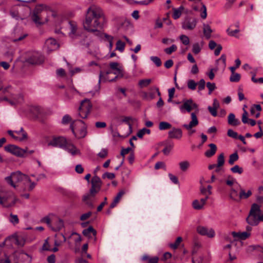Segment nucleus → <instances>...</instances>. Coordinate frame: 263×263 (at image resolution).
I'll list each match as a JSON object with an SVG mask.
<instances>
[{"label": "nucleus", "mask_w": 263, "mask_h": 263, "mask_svg": "<svg viewBox=\"0 0 263 263\" xmlns=\"http://www.w3.org/2000/svg\"><path fill=\"white\" fill-rule=\"evenodd\" d=\"M5 149L14 155L18 157H24L27 152L26 149H22L14 145H8L5 147Z\"/></svg>", "instance_id": "6e6552de"}, {"label": "nucleus", "mask_w": 263, "mask_h": 263, "mask_svg": "<svg viewBox=\"0 0 263 263\" xmlns=\"http://www.w3.org/2000/svg\"><path fill=\"white\" fill-rule=\"evenodd\" d=\"M27 114L32 115H44L47 114V109L38 105H31L28 106Z\"/></svg>", "instance_id": "9b49d317"}, {"label": "nucleus", "mask_w": 263, "mask_h": 263, "mask_svg": "<svg viewBox=\"0 0 263 263\" xmlns=\"http://www.w3.org/2000/svg\"><path fill=\"white\" fill-rule=\"evenodd\" d=\"M224 163V158L223 153L220 154L217 158V164L218 166H222Z\"/></svg>", "instance_id": "bf43d9fd"}, {"label": "nucleus", "mask_w": 263, "mask_h": 263, "mask_svg": "<svg viewBox=\"0 0 263 263\" xmlns=\"http://www.w3.org/2000/svg\"><path fill=\"white\" fill-rule=\"evenodd\" d=\"M82 233L84 236L88 237V238H90L91 237V234L94 237L96 236L97 234L96 231L91 226L88 227L87 229H84Z\"/></svg>", "instance_id": "c85d7f7f"}, {"label": "nucleus", "mask_w": 263, "mask_h": 263, "mask_svg": "<svg viewBox=\"0 0 263 263\" xmlns=\"http://www.w3.org/2000/svg\"><path fill=\"white\" fill-rule=\"evenodd\" d=\"M18 201L14 193L12 192H8L3 197L0 196V204L4 208H10L14 206Z\"/></svg>", "instance_id": "39448f33"}, {"label": "nucleus", "mask_w": 263, "mask_h": 263, "mask_svg": "<svg viewBox=\"0 0 263 263\" xmlns=\"http://www.w3.org/2000/svg\"><path fill=\"white\" fill-rule=\"evenodd\" d=\"M239 157L237 153H234L231 155L229 157V163L231 165L234 164V163L238 160Z\"/></svg>", "instance_id": "de8ad7c7"}, {"label": "nucleus", "mask_w": 263, "mask_h": 263, "mask_svg": "<svg viewBox=\"0 0 263 263\" xmlns=\"http://www.w3.org/2000/svg\"><path fill=\"white\" fill-rule=\"evenodd\" d=\"M197 108V104L194 103L191 99L184 100L182 105L180 106V109L182 112L184 110H186L188 112H190L192 110Z\"/></svg>", "instance_id": "4468645a"}, {"label": "nucleus", "mask_w": 263, "mask_h": 263, "mask_svg": "<svg viewBox=\"0 0 263 263\" xmlns=\"http://www.w3.org/2000/svg\"><path fill=\"white\" fill-rule=\"evenodd\" d=\"M182 238L181 237H178L175 242L173 243H170L169 246L171 248L175 250L176 249L178 246H179L180 242L182 241Z\"/></svg>", "instance_id": "a18cd8bd"}, {"label": "nucleus", "mask_w": 263, "mask_h": 263, "mask_svg": "<svg viewBox=\"0 0 263 263\" xmlns=\"http://www.w3.org/2000/svg\"><path fill=\"white\" fill-rule=\"evenodd\" d=\"M168 177L175 184H177L179 183L178 179L176 176L173 175L171 173L168 174Z\"/></svg>", "instance_id": "774afa93"}, {"label": "nucleus", "mask_w": 263, "mask_h": 263, "mask_svg": "<svg viewBox=\"0 0 263 263\" xmlns=\"http://www.w3.org/2000/svg\"><path fill=\"white\" fill-rule=\"evenodd\" d=\"M239 198L240 201L243 199H247L252 195V192L251 190H248L247 192H246L245 190L240 187H239Z\"/></svg>", "instance_id": "f704fd0d"}, {"label": "nucleus", "mask_w": 263, "mask_h": 263, "mask_svg": "<svg viewBox=\"0 0 263 263\" xmlns=\"http://www.w3.org/2000/svg\"><path fill=\"white\" fill-rule=\"evenodd\" d=\"M70 129L74 136L78 139L83 138L86 135V125L81 120L72 122L70 124Z\"/></svg>", "instance_id": "7ed1b4c3"}, {"label": "nucleus", "mask_w": 263, "mask_h": 263, "mask_svg": "<svg viewBox=\"0 0 263 263\" xmlns=\"http://www.w3.org/2000/svg\"><path fill=\"white\" fill-rule=\"evenodd\" d=\"M197 20L194 17H186L181 23L182 28L186 30H193L196 26Z\"/></svg>", "instance_id": "423d86ee"}, {"label": "nucleus", "mask_w": 263, "mask_h": 263, "mask_svg": "<svg viewBox=\"0 0 263 263\" xmlns=\"http://www.w3.org/2000/svg\"><path fill=\"white\" fill-rule=\"evenodd\" d=\"M151 79H142L139 81V85L140 87H145L149 85V84L151 83Z\"/></svg>", "instance_id": "49530a36"}, {"label": "nucleus", "mask_w": 263, "mask_h": 263, "mask_svg": "<svg viewBox=\"0 0 263 263\" xmlns=\"http://www.w3.org/2000/svg\"><path fill=\"white\" fill-rule=\"evenodd\" d=\"M206 87L209 89V94H211L212 92L216 88L215 84L214 83L208 82L206 83Z\"/></svg>", "instance_id": "680f3d73"}, {"label": "nucleus", "mask_w": 263, "mask_h": 263, "mask_svg": "<svg viewBox=\"0 0 263 263\" xmlns=\"http://www.w3.org/2000/svg\"><path fill=\"white\" fill-rule=\"evenodd\" d=\"M240 75L238 73H232L230 78L231 82H237L240 80Z\"/></svg>", "instance_id": "6e6d98bb"}, {"label": "nucleus", "mask_w": 263, "mask_h": 263, "mask_svg": "<svg viewBox=\"0 0 263 263\" xmlns=\"http://www.w3.org/2000/svg\"><path fill=\"white\" fill-rule=\"evenodd\" d=\"M49 9V7L48 6L44 4H40L35 7L33 12L40 14L44 10H47Z\"/></svg>", "instance_id": "72a5a7b5"}, {"label": "nucleus", "mask_w": 263, "mask_h": 263, "mask_svg": "<svg viewBox=\"0 0 263 263\" xmlns=\"http://www.w3.org/2000/svg\"><path fill=\"white\" fill-rule=\"evenodd\" d=\"M106 18L100 7L91 5L87 10L83 26L90 32L99 33L98 29H102L106 24Z\"/></svg>", "instance_id": "f257e3e1"}, {"label": "nucleus", "mask_w": 263, "mask_h": 263, "mask_svg": "<svg viewBox=\"0 0 263 263\" xmlns=\"http://www.w3.org/2000/svg\"><path fill=\"white\" fill-rule=\"evenodd\" d=\"M199 124L197 116H191V120L189 123H185L182 125V127L186 129L188 132V135L191 136L196 132L194 127Z\"/></svg>", "instance_id": "1a4fd4ad"}, {"label": "nucleus", "mask_w": 263, "mask_h": 263, "mask_svg": "<svg viewBox=\"0 0 263 263\" xmlns=\"http://www.w3.org/2000/svg\"><path fill=\"white\" fill-rule=\"evenodd\" d=\"M109 67L111 69L113 70L112 73L116 76L110 80V82L115 81L118 77H122L123 76V68L118 62H111L109 64Z\"/></svg>", "instance_id": "9d476101"}, {"label": "nucleus", "mask_w": 263, "mask_h": 263, "mask_svg": "<svg viewBox=\"0 0 263 263\" xmlns=\"http://www.w3.org/2000/svg\"><path fill=\"white\" fill-rule=\"evenodd\" d=\"M108 151L106 148H102L98 154V156L101 158H104L107 156Z\"/></svg>", "instance_id": "e2e57ef3"}, {"label": "nucleus", "mask_w": 263, "mask_h": 263, "mask_svg": "<svg viewBox=\"0 0 263 263\" xmlns=\"http://www.w3.org/2000/svg\"><path fill=\"white\" fill-rule=\"evenodd\" d=\"M5 180L9 185L14 189L17 187L21 182L25 185L27 182H31V179L29 176L23 174L20 171L12 173L10 176L5 178Z\"/></svg>", "instance_id": "f03ea898"}, {"label": "nucleus", "mask_w": 263, "mask_h": 263, "mask_svg": "<svg viewBox=\"0 0 263 263\" xmlns=\"http://www.w3.org/2000/svg\"><path fill=\"white\" fill-rule=\"evenodd\" d=\"M181 42L185 45H187L190 43V40L187 36L185 35H181L179 37Z\"/></svg>", "instance_id": "052dcab7"}, {"label": "nucleus", "mask_w": 263, "mask_h": 263, "mask_svg": "<svg viewBox=\"0 0 263 263\" xmlns=\"http://www.w3.org/2000/svg\"><path fill=\"white\" fill-rule=\"evenodd\" d=\"M125 192L123 190H120L118 192L116 196L114 198L112 202L110 204V209H112L117 205V204L119 202L122 197L125 194Z\"/></svg>", "instance_id": "393cba45"}, {"label": "nucleus", "mask_w": 263, "mask_h": 263, "mask_svg": "<svg viewBox=\"0 0 263 263\" xmlns=\"http://www.w3.org/2000/svg\"><path fill=\"white\" fill-rule=\"evenodd\" d=\"M151 133V130L149 129H147L146 128H143L142 129L139 130L137 134V136L139 138H142L143 136L147 134H149Z\"/></svg>", "instance_id": "79ce46f5"}, {"label": "nucleus", "mask_w": 263, "mask_h": 263, "mask_svg": "<svg viewBox=\"0 0 263 263\" xmlns=\"http://www.w3.org/2000/svg\"><path fill=\"white\" fill-rule=\"evenodd\" d=\"M193 207L195 210H200L204 206L198 200H195L192 203Z\"/></svg>", "instance_id": "864d4df0"}, {"label": "nucleus", "mask_w": 263, "mask_h": 263, "mask_svg": "<svg viewBox=\"0 0 263 263\" xmlns=\"http://www.w3.org/2000/svg\"><path fill=\"white\" fill-rule=\"evenodd\" d=\"M9 221L10 223H11L14 226L18 224L19 223V219L17 215L13 214L12 213H10L9 215V217L8 218Z\"/></svg>", "instance_id": "ea45409f"}, {"label": "nucleus", "mask_w": 263, "mask_h": 263, "mask_svg": "<svg viewBox=\"0 0 263 263\" xmlns=\"http://www.w3.org/2000/svg\"><path fill=\"white\" fill-rule=\"evenodd\" d=\"M238 188L239 187L237 186L236 187H232L230 190L229 194L230 198L236 202L240 201L239 192H238Z\"/></svg>", "instance_id": "412c9836"}, {"label": "nucleus", "mask_w": 263, "mask_h": 263, "mask_svg": "<svg viewBox=\"0 0 263 263\" xmlns=\"http://www.w3.org/2000/svg\"><path fill=\"white\" fill-rule=\"evenodd\" d=\"M168 136L171 139L179 140L182 138L183 133L181 129L173 127L168 132Z\"/></svg>", "instance_id": "a211bd4d"}, {"label": "nucleus", "mask_w": 263, "mask_h": 263, "mask_svg": "<svg viewBox=\"0 0 263 263\" xmlns=\"http://www.w3.org/2000/svg\"><path fill=\"white\" fill-rule=\"evenodd\" d=\"M52 222H53L51 230L53 231H59L64 228L63 220L59 217H53L52 218Z\"/></svg>", "instance_id": "6ab92c4d"}, {"label": "nucleus", "mask_w": 263, "mask_h": 263, "mask_svg": "<svg viewBox=\"0 0 263 263\" xmlns=\"http://www.w3.org/2000/svg\"><path fill=\"white\" fill-rule=\"evenodd\" d=\"M31 19L33 22L36 25H41L43 24V22L41 21V15L39 14H36L35 13L32 12L31 15Z\"/></svg>", "instance_id": "c9c22d12"}, {"label": "nucleus", "mask_w": 263, "mask_h": 263, "mask_svg": "<svg viewBox=\"0 0 263 263\" xmlns=\"http://www.w3.org/2000/svg\"><path fill=\"white\" fill-rule=\"evenodd\" d=\"M203 34L206 39H209L211 36L212 30L208 24H203Z\"/></svg>", "instance_id": "7c9ffc66"}, {"label": "nucleus", "mask_w": 263, "mask_h": 263, "mask_svg": "<svg viewBox=\"0 0 263 263\" xmlns=\"http://www.w3.org/2000/svg\"><path fill=\"white\" fill-rule=\"evenodd\" d=\"M122 122L126 123L128 125L129 132L128 135H130L133 132L132 124L133 119L130 117L127 116L123 120Z\"/></svg>", "instance_id": "e433bc0d"}, {"label": "nucleus", "mask_w": 263, "mask_h": 263, "mask_svg": "<svg viewBox=\"0 0 263 263\" xmlns=\"http://www.w3.org/2000/svg\"><path fill=\"white\" fill-rule=\"evenodd\" d=\"M227 135L229 137H232V138H233L235 139H237L238 137L237 133L231 129H230L228 130Z\"/></svg>", "instance_id": "69168bd1"}, {"label": "nucleus", "mask_w": 263, "mask_h": 263, "mask_svg": "<svg viewBox=\"0 0 263 263\" xmlns=\"http://www.w3.org/2000/svg\"><path fill=\"white\" fill-rule=\"evenodd\" d=\"M260 214V206L256 203H253L251 206L249 215L247 218V222L251 226L257 225L258 219Z\"/></svg>", "instance_id": "20e7f679"}, {"label": "nucleus", "mask_w": 263, "mask_h": 263, "mask_svg": "<svg viewBox=\"0 0 263 263\" xmlns=\"http://www.w3.org/2000/svg\"><path fill=\"white\" fill-rule=\"evenodd\" d=\"M20 30L17 29L14 30V36L13 38V41L15 42L19 41H21L27 36L26 33L19 34Z\"/></svg>", "instance_id": "c756f323"}, {"label": "nucleus", "mask_w": 263, "mask_h": 263, "mask_svg": "<svg viewBox=\"0 0 263 263\" xmlns=\"http://www.w3.org/2000/svg\"><path fill=\"white\" fill-rule=\"evenodd\" d=\"M91 107L92 106L89 100L85 99L82 101L79 107L80 114L88 115L90 113Z\"/></svg>", "instance_id": "dca6fc26"}, {"label": "nucleus", "mask_w": 263, "mask_h": 263, "mask_svg": "<svg viewBox=\"0 0 263 263\" xmlns=\"http://www.w3.org/2000/svg\"><path fill=\"white\" fill-rule=\"evenodd\" d=\"M93 197L91 196L89 193L84 195L83 197V201L85 202V204L89 207L93 208V204L92 203V198Z\"/></svg>", "instance_id": "cd10ccee"}, {"label": "nucleus", "mask_w": 263, "mask_h": 263, "mask_svg": "<svg viewBox=\"0 0 263 263\" xmlns=\"http://www.w3.org/2000/svg\"><path fill=\"white\" fill-rule=\"evenodd\" d=\"M125 45L124 43L122 42L120 40H119L116 43V49L119 50L121 52H122L124 50Z\"/></svg>", "instance_id": "09e8293b"}, {"label": "nucleus", "mask_w": 263, "mask_h": 263, "mask_svg": "<svg viewBox=\"0 0 263 263\" xmlns=\"http://www.w3.org/2000/svg\"><path fill=\"white\" fill-rule=\"evenodd\" d=\"M66 142V139L63 137H54L48 143V145L63 149Z\"/></svg>", "instance_id": "f8f14e48"}, {"label": "nucleus", "mask_w": 263, "mask_h": 263, "mask_svg": "<svg viewBox=\"0 0 263 263\" xmlns=\"http://www.w3.org/2000/svg\"><path fill=\"white\" fill-rule=\"evenodd\" d=\"M227 34L231 36H235L237 37L238 36L236 35V34L239 32L240 30L239 29H236L234 30H231L230 28H228L227 29Z\"/></svg>", "instance_id": "4d7b16f0"}, {"label": "nucleus", "mask_w": 263, "mask_h": 263, "mask_svg": "<svg viewBox=\"0 0 263 263\" xmlns=\"http://www.w3.org/2000/svg\"><path fill=\"white\" fill-rule=\"evenodd\" d=\"M150 59L157 67L160 66L162 64L160 59L158 57L152 56L150 57Z\"/></svg>", "instance_id": "3c124183"}, {"label": "nucleus", "mask_w": 263, "mask_h": 263, "mask_svg": "<svg viewBox=\"0 0 263 263\" xmlns=\"http://www.w3.org/2000/svg\"><path fill=\"white\" fill-rule=\"evenodd\" d=\"M230 170L233 173H238V174H241L243 172V168L238 165H235L234 166L231 167Z\"/></svg>", "instance_id": "603ef678"}, {"label": "nucleus", "mask_w": 263, "mask_h": 263, "mask_svg": "<svg viewBox=\"0 0 263 263\" xmlns=\"http://www.w3.org/2000/svg\"><path fill=\"white\" fill-rule=\"evenodd\" d=\"M209 146L210 148V149L207 150L205 152L204 155L206 157L210 158L215 155L217 149V148L216 144L214 143L210 144L209 145Z\"/></svg>", "instance_id": "a878e982"}, {"label": "nucleus", "mask_w": 263, "mask_h": 263, "mask_svg": "<svg viewBox=\"0 0 263 263\" xmlns=\"http://www.w3.org/2000/svg\"><path fill=\"white\" fill-rule=\"evenodd\" d=\"M183 9H184V7L182 6H180L178 8H173V17L175 20H177V19L179 18L181 16Z\"/></svg>", "instance_id": "473e14b6"}, {"label": "nucleus", "mask_w": 263, "mask_h": 263, "mask_svg": "<svg viewBox=\"0 0 263 263\" xmlns=\"http://www.w3.org/2000/svg\"><path fill=\"white\" fill-rule=\"evenodd\" d=\"M8 134L16 141L22 142L28 139V135L27 133L23 134V136H16L15 134V130L12 131L9 130H8Z\"/></svg>", "instance_id": "b1692460"}, {"label": "nucleus", "mask_w": 263, "mask_h": 263, "mask_svg": "<svg viewBox=\"0 0 263 263\" xmlns=\"http://www.w3.org/2000/svg\"><path fill=\"white\" fill-rule=\"evenodd\" d=\"M177 49V47L176 45L173 44L169 48H166L164 49V51L166 54H171L173 52H175V51H176Z\"/></svg>", "instance_id": "13d9d810"}, {"label": "nucleus", "mask_w": 263, "mask_h": 263, "mask_svg": "<svg viewBox=\"0 0 263 263\" xmlns=\"http://www.w3.org/2000/svg\"><path fill=\"white\" fill-rule=\"evenodd\" d=\"M242 122L245 124H249L251 126H254L256 124V122L254 120L250 119L248 118V116H242Z\"/></svg>", "instance_id": "c03bdc74"}, {"label": "nucleus", "mask_w": 263, "mask_h": 263, "mask_svg": "<svg viewBox=\"0 0 263 263\" xmlns=\"http://www.w3.org/2000/svg\"><path fill=\"white\" fill-rule=\"evenodd\" d=\"M50 216H52V215H49L48 216H45L43 217L42 219V221L43 222L46 223L48 226L51 229V227L52 224L51 223V221H52V219L50 217Z\"/></svg>", "instance_id": "8fccbe9b"}, {"label": "nucleus", "mask_w": 263, "mask_h": 263, "mask_svg": "<svg viewBox=\"0 0 263 263\" xmlns=\"http://www.w3.org/2000/svg\"><path fill=\"white\" fill-rule=\"evenodd\" d=\"M111 72H112L110 70H108L106 72L105 76H103L102 72L100 71V74H99V82H98V89H100V84L101 82V79H103V78L105 81H109V80H110V79H108V75L109 74L111 73Z\"/></svg>", "instance_id": "58836bf2"}, {"label": "nucleus", "mask_w": 263, "mask_h": 263, "mask_svg": "<svg viewBox=\"0 0 263 263\" xmlns=\"http://www.w3.org/2000/svg\"><path fill=\"white\" fill-rule=\"evenodd\" d=\"M63 149L73 156L81 155L80 151L71 143L66 142Z\"/></svg>", "instance_id": "f3484780"}, {"label": "nucleus", "mask_w": 263, "mask_h": 263, "mask_svg": "<svg viewBox=\"0 0 263 263\" xmlns=\"http://www.w3.org/2000/svg\"><path fill=\"white\" fill-rule=\"evenodd\" d=\"M201 48L198 43H196L193 45L192 51L195 54H198Z\"/></svg>", "instance_id": "338daca9"}, {"label": "nucleus", "mask_w": 263, "mask_h": 263, "mask_svg": "<svg viewBox=\"0 0 263 263\" xmlns=\"http://www.w3.org/2000/svg\"><path fill=\"white\" fill-rule=\"evenodd\" d=\"M226 183L228 185L230 186L236 187L237 186L239 187H240V185L237 182L236 180L233 178L227 180L226 181Z\"/></svg>", "instance_id": "37998d69"}, {"label": "nucleus", "mask_w": 263, "mask_h": 263, "mask_svg": "<svg viewBox=\"0 0 263 263\" xmlns=\"http://www.w3.org/2000/svg\"><path fill=\"white\" fill-rule=\"evenodd\" d=\"M172 128V125L170 123L165 121L160 122L159 124V129L160 130H165Z\"/></svg>", "instance_id": "4c0bfd02"}, {"label": "nucleus", "mask_w": 263, "mask_h": 263, "mask_svg": "<svg viewBox=\"0 0 263 263\" xmlns=\"http://www.w3.org/2000/svg\"><path fill=\"white\" fill-rule=\"evenodd\" d=\"M190 163L187 161H183L179 162L180 169L183 172H186L190 167Z\"/></svg>", "instance_id": "a19ab883"}, {"label": "nucleus", "mask_w": 263, "mask_h": 263, "mask_svg": "<svg viewBox=\"0 0 263 263\" xmlns=\"http://www.w3.org/2000/svg\"><path fill=\"white\" fill-rule=\"evenodd\" d=\"M233 237L240 240H245L251 236V233L248 232H232Z\"/></svg>", "instance_id": "5701e85b"}, {"label": "nucleus", "mask_w": 263, "mask_h": 263, "mask_svg": "<svg viewBox=\"0 0 263 263\" xmlns=\"http://www.w3.org/2000/svg\"><path fill=\"white\" fill-rule=\"evenodd\" d=\"M27 62L32 65L40 64L43 62V57L40 52H34L32 55L27 60Z\"/></svg>", "instance_id": "2eb2a0df"}, {"label": "nucleus", "mask_w": 263, "mask_h": 263, "mask_svg": "<svg viewBox=\"0 0 263 263\" xmlns=\"http://www.w3.org/2000/svg\"><path fill=\"white\" fill-rule=\"evenodd\" d=\"M187 87L190 89L194 90L196 88V86L197 85V83H196L195 81L193 80H189L187 81Z\"/></svg>", "instance_id": "5fc2aeb1"}, {"label": "nucleus", "mask_w": 263, "mask_h": 263, "mask_svg": "<svg viewBox=\"0 0 263 263\" xmlns=\"http://www.w3.org/2000/svg\"><path fill=\"white\" fill-rule=\"evenodd\" d=\"M162 144L165 146V147L162 150V152L165 155H168L174 146L173 142L170 140L164 141Z\"/></svg>", "instance_id": "4be33fe9"}, {"label": "nucleus", "mask_w": 263, "mask_h": 263, "mask_svg": "<svg viewBox=\"0 0 263 263\" xmlns=\"http://www.w3.org/2000/svg\"><path fill=\"white\" fill-rule=\"evenodd\" d=\"M228 122L229 125L233 126H238L241 123L240 120L237 119L236 116H228Z\"/></svg>", "instance_id": "2f4dec72"}, {"label": "nucleus", "mask_w": 263, "mask_h": 263, "mask_svg": "<svg viewBox=\"0 0 263 263\" xmlns=\"http://www.w3.org/2000/svg\"><path fill=\"white\" fill-rule=\"evenodd\" d=\"M197 233L202 235L208 237L210 238H214L215 236V232L213 228L207 227L199 226L196 228Z\"/></svg>", "instance_id": "0eeeda50"}, {"label": "nucleus", "mask_w": 263, "mask_h": 263, "mask_svg": "<svg viewBox=\"0 0 263 263\" xmlns=\"http://www.w3.org/2000/svg\"><path fill=\"white\" fill-rule=\"evenodd\" d=\"M205 82L204 79H201L199 82L197 83V85H198V88L199 91L202 90L205 88Z\"/></svg>", "instance_id": "0e129e2a"}, {"label": "nucleus", "mask_w": 263, "mask_h": 263, "mask_svg": "<svg viewBox=\"0 0 263 263\" xmlns=\"http://www.w3.org/2000/svg\"><path fill=\"white\" fill-rule=\"evenodd\" d=\"M69 32L68 35L73 41L79 39L80 37L79 32L77 31L78 28L76 23L69 22Z\"/></svg>", "instance_id": "ddd939ff"}, {"label": "nucleus", "mask_w": 263, "mask_h": 263, "mask_svg": "<svg viewBox=\"0 0 263 263\" xmlns=\"http://www.w3.org/2000/svg\"><path fill=\"white\" fill-rule=\"evenodd\" d=\"M91 187L101 189L102 181L101 179L97 176H94L91 181Z\"/></svg>", "instance_id": "bb28decb"}, {"label": "nucleus", "mask_w": 263, "mask_h": 263, "mask_svg": "<svg viewBox=\"0 0 263 263\" xmlns=\"http://www.w3.org/2000/svg\"><path fill=\"white\" fill-rule=\"evenodd\" d=\"M45 46L48 52H51L59 48V45L53 38H49L45 42Z\"/></svg>", "instance_id": "aec40b11"}]
</instances>
